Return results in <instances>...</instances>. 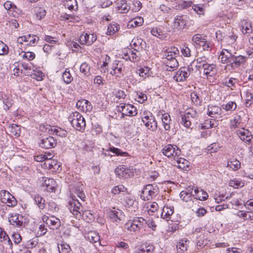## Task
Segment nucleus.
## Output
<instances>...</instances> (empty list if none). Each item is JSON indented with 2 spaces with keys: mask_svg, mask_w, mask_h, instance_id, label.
I'll return each mask as SVG.
<instances>
[{
  "mask_svg": "<svg viewBox=\"0 0 253 253\" xmlns=\"http://www.w3.org/2000/svg\"><path fill=\"white\" fill-rule=\"evenodd\" d=\"M194 193H195V199L196 200L205 201L208 197V194L207 192L202 190H199L198 188L194 189Z\"/></svg>",
  "mask_w": 253,
  "mask_h": 253,
  "instance_id": "nucleus-26",
  "label": "nucleus"
},
{
  "mask_svg": "<svg viewBox=\"0 0 253 253\" xmlns=\"http://www.w3.org/2000/svg\"><path fill=\"white\" fill-rule=\"evenodd\" d=\"M180 152V150L176 145L171 144L165 146L162 149V153L164 155L169 158L174 157V159L176 157L179 156Z\"/></svg>",
  "mask_w": 253,
  "mask_h": 253,
  "instance_id": "nucleus-7",
  "label": "nucleus"
},
{
  "mask_svg": "<svg viewBox=\"0 0 253 253\" xmlns=\"http://www.w3.org/2000/svg\"><path fill=\"white\" fill-rule=\"evenodd\" d=\"M215 65L207 64L202 68L204 69V75L207 78L209 77H212L215 73Z\"/></svg>",
  "mask_w": 253,
  "mask_h": 253,
  "instance_id": "nucleus-23",
  "label": "nucleus"
},
{
  "mask_svg": "<svg viewBox=\"0 0 253 253\" xmlns=\"http://www.w3.org/2000/svg\"><path fill=\"white\" fill-rule=\"evenodd\" d=\"M220 148L219 145L218 143H213L211 144L210 145L208 146L207 150L210 153H213L216 152L218 149Z\"/></svg>",
  "mask_w": 253,
  "mask_h": 253,
  "instance_id": "nucleus-64",
  "label": "nucleus"
},
{
  "mask_svg": "<svg viewBox=\"0 0 253 253\" xmlns=\"http://www.w3.org/2000/svg\"><path fill=\"white\" fill-rule=\"evenodd\" d=\"M221 34L220 31H217L216 33V38L218 40H224L228 44L234 43L237 38V36L235 35L232 31H229L224 36H222Z\"/></svg>",
  "mask_w": 253,
  "mask_h": 253,
  "instance_id": "nucleus-8",
  "label": "nucleus"
},
{
  "mask_svg": "<svg viewBox=\"0 0 253 253\" xmlns=\"http://www.w3.org/2000/svg\"><path fill=\"white\" fill-rule=\"evenodd\" d=\"M111 192L114 194H118L121 192H123L124 194L126 193V194H128L127 188L123 185H119L114 187Z\"/></svg>",
  "mask_w": 253,
  "mask_h": 253,
  "instance_id": "nucleus-42",
  "label": "nucleus"
},
{
  "mask_svg": "<svg viewBox=\"0 0 253 253\" xmlns=\"http://www.w3.org/2000/svg\"><path fill=\"white\" fill-rule=\"evenodd\" d=\"M117 7L119 10H121L122 13H126L128 11L129 7L126 3V1L125 0H121L117 3Z\"/></svg>",
  "mask_w": 253,
  "mask_h": 253,
  "instance_id": "nucleus-39",
  "label": "nucleus"
},
{
  "mask_svg": "<svg viewBox=\"0 0 253 253\" xmlns=\"http://www.w3.org/2000/svg\"><path fill=\"white\" fill-rule=\"evenodd\" d=\"M180 124L186 127L189 128L191 125L192 119L197 118L198 113L196 110L193 108L187 110L185 113H180Z\"/></svg>",
  "mask_w": 253,
  "mask_h": 253,
  "instance_id": "nucleus-2",
  "label": "nucleus"
},
{
  "mask_svg": "<svg viewBox=\"0 0 253 253\" xmlns=\"http://www.w3.org/2000/svg\"><path fill=\"white\" fill-rule=\"evenodd\" d=\"M144 221L143 217H134L125 224L124 228L132 234H138L143 228Z\"/></svg>",
  "mask_w": 253,
  "mask_h": 253,
  "instance_id": "nucleus-1",
  "label": "nucleus"
},
{
  "mask_svg": "<svg viewBox=\"0 0 253 253\" xmlns=\"http://www.w3.org/2000/svg\"><path fill=\"white\" fill-rule=\"evenodd\" d=\"M57 144L56 140L52 136H48L41 140L40 146L45 149L54 147Z\"/></svg>",
  "mask_w": 253,
  "mask_h": 253,
  "instance_id": "nucleus-14",
  "label": "nucleus"
},
{
  "mask_svg": "<svg viewBox=\"0 0 253 253\" xmlns=\"http://www.w3.org/2000/svg\"><path fill=\"white\" fill-rule=\"evenodd\" d=\"M8 128L9 129L10 132L12 135L16 137L20 136L21 128L19 126L13 124L9 126Z\"/></svg>",
  "mask_w": 253,
  "mask_h": 253,
  "instance_id": "nucleus-35",
  "label": "nucleus"
},
{
  "mask_svg": "<svg viewBox=\"0 0 253 253\" xmlns=\"http://www.w3.org/2000/svg\"><path fill=\"white\" fill-rule=\"evenodd\" d=\"M229 185L230 186L234 188H242L244 186V182L239 179H234L229 181Z\"/></svg>",
  "mask_w": 253,
  "mask_h": 253,
  "instance_id": "nucleus-46",
  "label": "nucleus"
},
{
  "mask_svg": "<svg viewBox=\"0 0 253 253\" xmlns=\"http://www.w3.org/2000/svg\"><path fill=\"white\" fill-rule=\"evenodd\" d=\"M109 150L117 156L122 157H127L129 156L128 153L126 152L122 151L120 149L115 148L114 147H110Z\"/></svg>",
  "mask_w": 253,
  "mask_h": 253,
  "instance_id": "nucleus-45",
  "label": "nucleus"
},
{
  "mask_svg": "<svg viewBox=\"0 0 253 253\" xmlns=\"http://www.w3.org/2000/svg\"><path fill=\"white\" fill-rule=\"evenodd\" d=\"M83 116L78 112H72L68 117V121L70 122L72 126L74 127L77 123L79 121Z\"/></svg>",
  "mask_w": 253,
  "mask_h": 253,
  "instance_id": "nucleus-25",
  "label": "nucleus"
},
{
  "mask_svg": "<svg viewBox=\"0 0 253 253\" xmlns=\"http://www.w3.org/2000/svg\"><path fill=\"white\" fill-rule=\"evenodd\" d=\"M62 78L66 84H69L73 81V78L68 69H66L63 73Z\"/></svg>",
  "mask_w": 253,
  "mask_h": 253,
  "instance_id": "nucleus-57",
  "label": "nucleus"
},
{
  "mask_svg": "<svg viewBox=\"0 0 253 253\" xmlns=\"http://www.w3.org/2000/svg\"><path fill=\"white\" fill-rule=\"evenodd\" d=\"M151 33L153 36L160 39L163 37V31L160 28L157 27L152 28L151 30Z\"/></svg>",
  "mask_w": 253,
  "mask_h": 253,
  "instance_id": "nucleus-61",
  "label": "nucleus"
},
{
  "mask_svg": "<svg viewBox=\"0 0 253 253\" xmlns=\"http://www.w3.org/2000/svg\"><path fill=\"white\" fill-rule=\"evenodd\" d=\"M174 208L172 206H165L162 210L161 216L163 219L169 218L173 213Z\"/></svg>",
  "mask_w": 253,
  "mask_h": 253,
  "instance_id": "nucleus-24",
  "label": "nucleus"
},
{
  "mask_svg": "<svg viewBox=\"0 0 253 253\" xmlns=\"http://www.w3.org/2000/svg\"><path fill=\"white\" fill-rule=\"evenodd\" d=\"M87 237L91 243H96L99 242V244L101 245L100 241V236L96 232L94 231L89 232L87 233Z\"/></svg>",
  "mask_w": 253,
  "mask_h": 253,
  "instance_id": "nucleus-27",
  "label": "nucleus"
},
{
  "mask_svg": "<svg viewBox=\"0 0 253 253\" xmlns=\"http://www.w3.org/2000/svg\"><path fill=\"white\" fill-rule=\"evenodd\" d=\"M236 133L240 139L246 143H250L253 139L251 132L244 128L237 130Z\"/></svg>",
  "mask_w": 253,
  "mask_h": 253,
  "instance_id": "nucleus-12",
  "label": "nucleus"
},
{
  "mask_svg": "<svg viewBox=\"0 0 253 253\" xmlns=\"http://www.w3.org/2000/svg\"><path fill=\"white\" fill-rule=\"evenodd\" d=\"M108 215L110 218L117 221L118 220H121L123 216L122 211L118 209L113 208L108 212Z\"/></svg>",
  "mask_w": 253,
  "mask_h": 253,
  "instance_id": "nucleus-21",
  "label": "nucleus"
},
{
  "mask_svg": "<svg viewBox=\"0 0 253 253\" xmlns=\"http://www.w3.org/2000/svg\"><path fill=\"white\" fill-rule=\"evenodd\" d=\"M48 211L51 212H54L58 211L59 208L57 204L53 201H50L47 205Z\"/></svg>",
  "mask_w": 253,
  "mask_h": 253,
  "instance_id": "nucleus-59",
  "label": "nucleus"
},
{
  "mask_svg": "<svg viewBox=\"0 0 253 253\" xmlns=\"http://www.w3.org/2000/svg\"><path fill=\"white\" fill-rule=\"evenodd\" d=\"M142 121L148 129L152 131H156L157 129L158 124L154 116L150 112L147 113L146 115L142 118Z\"/></svg>",
  "mask_w": 253,
  "mask_h": 253,
  "instance_id": "nucleus-4",
  "label": "nucleus"
},
{
  "mask_svg": "<svg viewBox=\"0 0 253 253\" xmlns=\"http://www.w3.org/2000/svg\"><path fill=\"white\" fill-rule=\"evenodd\" d=\"M233 54L229 51L228 49H223L219 56V59L223 63H230Z\"/></svg>",
  "mask_w": 253,
  "mask_h": 253,
  "instance_id": "nucleus-19",
  "label": "nucleus"
},
{
  "mask_svg": "<svg viewBox=\"0 0 253 253\" xmlns=\"http://www.w3.org/2000/svg\"><path fill=\"white\" fill-rule=\"evenodd\" d=\"M8 53V47L2 42L0 41V55H5Z\"/></svg>",
  "mask_w": 253,
  "mask_h": 253,
  "instance_id": "nucleus-63",
  "label": "nucleus"
},
{
  "mask_svg": "<svg viewBox=\"0 0 253 253\" xmlns=\"http://www.w3.org/2000/svg\"><path fill=\"white\" fill-rule=\"evenodd\" d=\"M2 202L7 203V205L9 207H14L17 203L16 199L12 195L9 197L2 198Z\"/></svg>",
  "mask_w": 253,
  "mask_h": 253,
  "instance_id": "nucleus-34",
  "label": "nucleus"
},
{
  "mask_svg": "<svg viewBox=\"0 0 253 253\" xmlns=\"http://www.w3.org/2000/svg\"><path fill=\"white\" fill-rule=\"evenodd\" d=\"M216 121L214 119H209L205 121L204 123L202 125V128L209 129L214 127Z\"/></svg>",
  "mask_w": 253,
  "mask_h": 253,
  "instance_id": "nucleus-47",
  "label": "nucleus"
},
{
  "mask_svg": "<svg viewBox=\"0 0 253 253\" xmlns=\"http://www.w3.org/2000/svg\"><path fill=\"white\" fill-rule=\"evenodd\" d=\"M162 121L163 123L164 127L166 130H169L170 129V123L171 121L169 115L164 114L162 115Z\"/></svg>",
  "mask_w": 253,
  "mask_h": 253,
  "instance_id": "nucleus-31",
  "label": "nucleus"
},
{
  "mask_svg": "<svg viewBox=\"0 0 253 253\" xmlns=\"http://www.w3.org/2000/svg\"><path fill=\"white\" fill-rule=\"evenodd\" d=\"M237 83V80L235 78H231L228 81H226L223 83V85L228 86L233 90L235 87V84Z\"/></svg>",
  "mask_w": 253,
  "mask_h": 253,
  "instance_id": "nucleus-51",
  "label": "nucleus"
},
{
  "mask_svg": "<svg viewBox=\"0 0 253 253\" xmlns=\"http://www.w3.org/2000/svg\"><path fill=\"white\" fill-rule=\"evenodd\" d=\"M245 97V104L247 107L251 106L253 100V94L249 90H247L244 92Z\"/></svg>",
  "mask_w": 253,
  "mask_h": 253,
  "instance_id": "nucleus-37",
  "label": "nucleus"
},
{
  "mask_svg": "<svg viewBox=\"0 0 253 253\" xmlns=\"http://www.w3.org/2000/svg\"><path fill=\"white\" fill-rule=\"evenodd\" d=\"M165 63L168 67L167 70L169 71H172L178 66V62L175 58L169 61H165Z\"/></svg>",
  "mask_w": 253,
  "mask_h": 253,
  "instance_id": "nucleus-41",
  "label": "nucleus"
},
{
  "mask_svg": "<svg viewBox=\"0 0 253 253\" xmlns=\"http://www.w3.org/2000/svg\"><path fill=\"white\" fill-rule=\"evenodd\" d=\"M129 170L124 166H119L115 169V172L120 177L126 176L128 173Z\"/></svg>",
  "mask_w": 253,
  "mask_h": 253,
  "instance_id": "nucleus-32",
  "label": "nucleus"
},
{
  "mask_svg": "<svg viewBox=\"0 0 253 253\" xmlns=\"http://www.w3.org/2000/svg\"><path fill=\"white\" fill-rule=\"evenodd\" d=\"M90 66L86 62L83 63L80 68V72L84 76H88L90 75Z\"/></svg>",
  "mask_w": 253,
  "mask_h": 253,
  "instance_id": "nucleus-38",
  "label": "nucleus"
},
{
  "mask_svg": "<svg viewBox=\"0 0 253 253\" xmlns=\"http://www.w3.org/2000/svg\"><path fill=\"white\" fill-rule=\"evenodd\" d=\"M222 109L216 105H209L208 106L207 114L209 116L217 118L221 115Z\"/></svg>",
  "mask_w": 253,
  "mask_h": 253,
  "instance_id": "nucleus-15",
  "label": "nucleus"
},
{
  "mask_svg": "<svg viewBox=\"0 0 253 253\" xmlns=\"http://www.w3.org/2000/svg\"><path fill=\"white\" fill-rule=\"evenodd\" d=\"M246 57L243 55L236 56L233 54L230 63L229 65L233 69H235L243 65L246 62Z\"/></svg>",
  "mask_w": 253,
  "mask_h": 253,
  "instance_id": "nucleus-10",
  "label": "nucleus"
},
{
  "mask_svg": "<svg viewBox=\"0 0 253 253\" xmlns=\"http://www.w3.org/2000/svg\"><path fill=\"white\" fill-rule=\"evenodd\" d=\"M97 40V36L95 34H83L80 37V42L81 44L90 45Z\"/></svg>",
  "mask_w": 253,
  "mask_h": 253,
  "instance_id": "nucleus-11",
  "label": "nucleus"
},
{
  "mask_svg": "<svg viewBox=\"0 0 253 253\" xmlns=\"http://www.w3.org/2000/svg\"><path fill=\"white\" fill-rule=\"evenodd\" d=\"M85 126L86 124L85 120L83 116H82V118L79 119V121L77 122V125H75L74 128L78 130L83 131L85 129Z\"/></svg>",
  "mask_w": 253,
  "mask_h": 253,
  "instance_id": "nucleus-43",
  "label": "nucleus"
},
{
  "mask_svg": "<svg viewBox=\"0 0 253 253\" xmlns=\"http://www.w3.org/2000/svg\"><path fill=\"white\" fill-rule=\"evenodd\" d=\"M119 29V25L115 22H113L108 26L106 34L108 35H113L114 33L118 32Z\"/></svg>",
  "mask_w": 253,
  "mask_h": 253,
  "instance_id": "nucleus-36",
  "label": "nucleus"
},
{
  "mask_svg": "<svg viewBox=\"0 0 253 253\" xmlns=\"http://www.w3.org/2000/svg\"><path fill=\"white\" fill-rule=\"evenodd\" d=\"M76 106L79 109L84 112L90 111L92 108L90 102L84 99L78 101Z\"/></svg>",
  "mask_w": 253,
  "mask_h": 253,
  "instance_id": "nucleus-17",
  "label": "nucleus"
},
{
  "mask_svg": "<svg viewBox=\"0 0 253 253\" xmlns=\"http://www.w3.org/2000/svg\"><path fill=\"white\" fill-rule=\"evenodd\" d=\"M202 40H205V37L200 34H195L192 38V42L196 45H198L200 42H202Z\"/></svg>",
  "mask_w": 253,
  "mask_h": 253,
  "instance_id": "nucleus-62",
  "label": "nucleus"
},
{
  "mask_svg": "<svg viewBox=\"0 0 253 253\" xmlns=\"http://www.w3.org/2000/svg\"><path fill=\"white\" fill-rule=\"evenodd\" d=\"M159 193V188L156 184H148L142 190L141 198L148 201L155 197Z\"/></svg>",
  "mask_w": 253,
  "mask_h": 253,
  "instance_id": "nucleus-3",
  "label": "nucleus"
},
{
  "mask_svg": "<svg viewBox=\"0 0 253 253\" xmlns=\"http://www.w3.org/2000/svg\"><path fill=\"white\" fill-rule=\"evenodd\" d=\"M227 167H230L234 170L240 169L241 167V163L237 160H233L228 162Z\"/></svg>",
  "mask_w": 253,
  "mask_h": 253,
  "instance_id": "nucleus-50",
  "label": "nucleus"
},
{
  "mask_svg": "<svg viewBox=\"0 0 253 253\" xmlns=\"http://www.w3.org/2000/svg\"><path fill=\"white\" fill-rule=\"evenodd\" d=\"M128 57H122V58L126 60H129L131 62H135L138 61L139 57L135 52H134L132 50L128 49L127 51Z\"/></svg>",
  "mask_w": 253,
  "mask_h": 253,
  "instance_id": "nucleus-30",
  "label": "nucleus"
},
{
  "mask_svg": "<svg viewBox=\"0 0 253 253\" xmlns=\"http://www.w3.org/2000/svg\"><path fill=\"white\" fill-rule=\"evenodd\" d=\"M179 50L176 47H172L168 48L164 53V56L166 59V61H169L173 59H175L176 55L178 54Z\"/></svg>",
  "mask_w": 253,
  "mask_h": 253,
  "instance_id": "nucleus-20",
  "label": "nucleus"
},
{
  "mask_svg": "<svg viewBox=\"0 0 253 253\" xmlns=\"http://www.w3.org/2000/svg\"><path fill=\"white\" fill-rule=\"evenodd\" d=\"M143 23V19L141 17H137L129 21V24L131 26L137 27L141 26Z\"/></svg>",
  "mask_w": 253,
  "mask_h": 253,
  "instance_id": "nucleus-54",
  "label": "nucleus"
},
{
  "mask_svg": "<svg viewBox=\"0 0 253 253\" xmlns=\"http://www.w3.org/2000/svg\"><path fill=\"white\" fill-rule=\"evenodd\" d=\"M48 132L50 134H55L60 137H65L67 134V132L65 130L62 129L61 128H56L55 127H51L50 129H49Z\"/></svg>",
  "mask_w": 253,
  "mask_h": 253,
  "instance_id": "nucleus-33",
  "label": "nucleus"
},
{
  "mask_svg": "<svg viewBox=\"0 0 253 253\" xmlns=\"http://www.w3.org/2000/svg\"><path fill=\"white\" fill-rule=\"evenodd\" d=\"M58 248L60 253H70L71 251L70 246L63 242L58 245Z\"/></svg>",
  "mask_w": 253,
  "mask_h": 253,
  "instance_id": "nucleus-40",
  "label": "nucleus"
},
{
  "mask_svg": "<svg viewBox=\"0 0 253 253\" xmlns=\"http://www.w3.org/2000/svg\"><path fill=\"white\" fill-rule=\"evenodd\" d=\"M196 61L197 63L196 67L199 70L208 64V58L205 56L198 57Z\"/></svg>",
  "mask_w": 253,
  "mask_h": 253,
  "instance_id": "nucleus-49",
  "label": "nucleus"
},
{
  "mask_svg": "<svg viewBox=\"0 0 253 253\" xmlns=\"http://www.w3.org/2000/svg\"><path fill=\"white\" fill-rule=\"evenodd\" d=\"M177 163L179 164L178 167L179 168L184 169L185 167H187L188 166V161L182 158H178V157H175V159Z\"/></svg>",
  "mask_w": 253,
  "mask_h": 253,
  "instance_id": "nucleus-58",
  "label": "nucleus"
},
{
  "mask_svg": "<svg viewBox=\"0 0 253 253\" xmlns=\"http://www.w3.org/2000/svg\"><path fill=\"white\" fill-rule=\"evenodd\" d=\"M68 209L76 218H80L83 212L81 204L77 200L73 198L69 201Z\"/></svg>",
  "mask_w": 253,
  "mask_h": 253,
  "instance_id": "nucleus-5",
  "label": "nucleus"
},
{
  "mask_svg": "<svg viewBox=\"0 0 253 253\" xmlns=\"http://www.w3.org/2000/svg\"><path fill=\"white\" fill-rule=\"evenodd\" d=\"M123 63L121 61L115 60L112 64L110 74L112 75L118 76L119 74H123Z\"/></svg>",
  "mask_w": 253,
  "mask_h": 253,
  "instance_id": "nucleus-18",
  "label": "nucleus"
},
{
  "mask_svg": "<svg viewBox=\"0 0 253 253\" xmlns=\"http://www.w3.org/2000/svg\"><path fill=\"white\" fill-rule=\"evenodd\" d=\"M47 225L50 226L51 229H57L60 226V221L58 218L53 216L49 218Z\"/></svg>",
  "mask_w": 253,
  "mask_h": 253,
  "instance_id": "nucleus-29",
  "label": "nucleus"
},
{
  "mask_svg": "<svg viewBox=\"0 0 253 253\" xmlns=\"http://www.w3.org/2000/svg\"><path fill=\"white\" fill-rule=\"evenodd\" d=\"M23 216L19 214L13 213L9 214L8 220L11 224L20 227L23 224Z\"/></svg>",
  "mask_w": 253,
  "mask_h": 253,
  "instance_id": "nucleus-13",
  "label": "nucleus"
},
{
  "mask_svg": "<svg viewBox=\"0 0 253 253\" xmlns=\"http://www.w3.org/2000/svg\"><path fill=\"white\" fill-rule=\"evenodd\" d=\"M188 17L187 15H177L175 17L173 26L174 29L178 30L183 29L185 28Z\"/></svg>",
  "mask_w": 253,
  "mask_h": 253,
  "instance_id": "nucleus-9",
  "label": "nucleus"
},
{
  "mask_svg": "<svg viewBox=\"0 0 253 253\" xmlns=\"http://www.w3.org/2000/svg\"><path fill=\"white\" fill-rule=\"evenodd\" d=\"M120 112H122V117L126 116H135L137 114V110L135 107L129 104H120L119 106Z\"/></svg>",
  "mask_w": 253,
  "mask_h": 253,
  "instance_id": "nucleus-6",
  "label": "nucleus"
},
{
  "mask_svg": "<svg viewBox=\"0 0 253 253\" xmlns=\"http://www.w3.org/2000/svg\"><path fill=\"white\" fill-rule=\"evenodd\" d=\"M34 199L35 203L40 209L43 210L45 208V200L42 196L37 194L34 195Z\"/></svg>",
  "mask_w": 253,
  "mask_h": 253,
  "instance_id": "nucleus-28",
  "label": "nucleus"
},
{
  "mask_svg": "<svg viewBox=\"0 0 253 253\" xmlns=\"http://www.w3.org/2000/svg\"><path fill=\"white\" fill-rule=\"evenodd\" d=\"M237 108V104L234 101H229L226 105H223L222 108L227 111H233Z\"/></svg>",
  "mask_w": 253,
  "mask_h": 253,
  "instance_id": "nucleus-52",
  "label": "nucleus"
},
{
  "mask_svg": "<svg viewBox=\"0 0 253 253\" xmlns=\"http://www.w3.org/2000/svg\"><path fill=\"white\" fill-rule=\"evenodd\" d=\"M189 76V73L181 67L176 72L173 79L177 82H182L186 81Z\"/></svg>",
  "mask_w": 253,
  "mask_h": 253,
  "instance_id": "nucleus-16",
  "label": "nucleus"
},
{
  "mask_svg": "<svg viewBox=\"0 0 253 253\" xmlns=\"http://www.w3.org/2000/svg\"><path fill=\"white\" fill-rule=\"evenodd\" d=\"M134 202V199L133 197L127 194V196L124 198L123 204L126 207H131Z\"/></svg>",
  "mask_w": 253,
  "mask_h": 253,
  "instance_id": "nucleus-53",
  "label": "nucleus"
},
{
  "mask_svg": "<svg viewBox=\"0 0 253 253\" xmlns=\"http://www.w3.org/2000/svg\"><path fill=\"white\" fill-rule=\"evenodd\" d=\"M147 99V97L145 94L141 92H137L135 96V100L139 103H142L146 101Z\"/></svg>",
  "mask_w": 253,
  "mask_h": 253,
  "instance_id": "nucleus-60",
  "label": "nucleus"
},
{
  "mask_svg": "<svg viewBox=\"0 0 253 253\" xmlns=\"http://www.w3.org/2000/svg\"><path fill=\"white\" fill-rule=\"evenodd\" d=\"M148 213L150 215H153V213L157 211L159 209L158 204L156 202H153L148 204L147 206Z\"/></svg>",
  "mask_w": 253,
  "mask_h": 253,
  "instance_id": "nucleus-44",
  "label": "nucleus"
},
{
  "mask_svg": "<svg viewBox=\"0 0 253 253\" xmlns=\"http://www.w3.org/2000/svg\"><path fill=\"white\" fill-rule=\"evenodd\" d=\"M191 98L192 102L197 106H200L201 105L202 99L196 92H192L191 94Z\"/></svg>",
  "mask_w": 253,
  "mask_h": 253,
  "instance_id": "nucleus-48",
  "label": "nucleus"
},
{
  "mask_svg": "<svg viewBox=\"0 0 253 253\" xmlns=\"http://www.w3.org/2000/svg\"><path fill=\"white\" fill-rule=\"evenodd\" d=\"M43 185L46 187V190L49 192H54L56 188L55 181L52 178H46L44 180Z\"/></svg>",
  "mask_w": 253,
  "mask_h": 253,
  "instance_id": "nucleus-22",
  "label": "nucleus"
},
{
  "mask_svg": "<svg viewBox=\"0 0 253 253\" xmlns=\"http://www.w3.org/2000/svg\"><path fill=\"white\" fill-rule=\"evenodd\" d=\"M192 9L199 15H204L205 14V9L203 5L194 4Z\"/></svg>",
  "mask_w": 253,
  "mask_h": 253,
  "instance_id": "nucleus-55",
  "label": "nucleus"
},
{
  "mask_svg": "<svg viewBox=\"0 0 253 253\" xmlns=\"http://www.w3.org/2000/svg\"><path fill=\"white\" fill-rule=\"evenodd\" d=\"M188 242L186 240H181L178 242L176 245L178 252H181V253L184 252L187 250V245L186 243Z\"/></svg>",
  "mask_w": 253,
  "mask_h": 253,
  "instance_id": "nucleus-56",
  "label": "nucleus"
}]
</instances>
